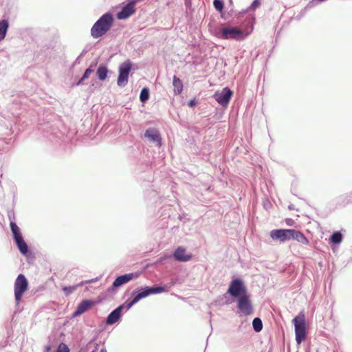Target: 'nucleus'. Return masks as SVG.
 Wrapping results in <instances>:
<instances>
[{"instance_id":"6e6552de","label":"nucleus","mask_w":352,"mask_h":352,"mask_svg":"<svg viewBox=\"0 0 352 352\" xmlns=\"http://www.w3.org/2000/svg\"><path fill=\"white\" fill-rule=\"evenodd\" d=\"M270 237L273 240H279L280 242L291 240L292 229L273 230L270 232Z\"/></svg>"},{"instance_id":"ddd939ff","label":"nucleus","mask_w":352,"mask_h":352,"mask_svg":"<svg viewBox=\"0 0 352 352\" xmlns=\"http://www.w3.org/2000/svg\"><path fill=\"white\" fill-rule=\"evenodd\" d=\"M134 274L133 273L126 274L122 276H118L113 283L111 289L118 287L124 284L127 283L129 281L132 280L134 278Z\"/></svg>"},{"instance_id":"1a4fd4ad","label":"nucleus","mask_w":352,"mask_h":352,"mask_svg":"<svg viewBox=\"0 0 352 352\" xmlns=\"http://www.w3.org/2000/svg\"><path fill=\"white\" fill-rule=\"evenodd\" d=\"M233 95V91L228 87H225L221 92L217 91L214 94V98L217 102L222 106H227L229 103L231 97Z\"/></svg>"},{"instance_id":"473e14b6","label":"nucleus","mask_w":352,"mask_h":352,"mask_svg":"<svg viewBox=\"0 0 352 352\" xmlns=\"http://www.w3.org/2000/svg\"><path fill=\"white\" fill-rule=\"evenodd\" d=\"M193 104H194L193 101H190L189 102V105L191 106V107L193 105Z\"/></svg>"},{"instance_id":"423d86ee","label":"nucleus","mask_w":352,"mask_h":352,"mask_svg":"<svg viewBox=\"0 0 352 352\" xmlns=\"http://www.w3.org/2000/svg\"><path fill=\"white\" fill-rule=\"evenodd\" d=\"M131 62L126 60L119 67V75L117 80L118 85L124 87L128 82L129 73L131 70Z\"/></svg>"},{"instance_id":"2eb2a0df","label":"nucleus","mask_w":352,"mask_h":352,"mask_svg":"<svg viewBox=\"0 0 352 352\" xmlns=\"http://www.w3.org/2000/svg\"><path fill=\"white\" fill-rule=\"evenodd\" d=\"M145 137L153 142H157L160 144L161 138L159 131L153 128L148 129L144 134Z\"/></svg>"},{"instance_id":"20e7f679","label":"nucleus","mask_w":352,"mask_h":352,"mask_svg":"<svg viewBox=\"0 0 352 352\" xmlns=\"http://www.w3.org/2000/svg\"><path fill=\"white\" fill-rule=\"evenodd\" d=\"M295 326L296 340L300 344L306 338L305 317L302 312H300L293 319Z\"/></svg>"},{"instance_id":"5701e85b","label":"nucleus","mask_w":352,"mask_h":352,"mask_svg":"<svg viewBox=\"0 0 352 352\" xmlns=\"http://www.w3.org/2000/svg\"><path fill=\"white\" fill-rule=\"evenodd\" d=\"M252 325L256 332H259L262 330L263 324L261 320L259 318H255L253 320Z\"/></svg>"},{"instance_id":"f3484780","label":"nucleus","mask_w":352,"mask_h":352,"mask_svg":"<svg viewBox=\"0 0 352 352\" xmlns=\"http://www.w3.org/2000/svg\"><path fill=\"white\" fill-rule=\"evenodd\" d=\"M173 85L175 95H179L183 91L182 81L176 76H174L173 78Z\"/></svg>"},{"instance_id":"7c9ffc66","label":"nucleus","mask_w":352,"mask_h":352,"mask_svg":"<svg viewBox=\"0 0 352 352\" xmlns=\"http://www.w3.org/2000/svg\"><path fill=\"white\" fill-rule=\"evenodd\" d=\"M168 256H166V258H167ZM165 258V257H162L160 258V260L158 261V262H162L164 259Z\"/></svg>"},{"instance_id":"f257e3e1","label":"nucleus","mask_w":352,"mask_h":352,"mask_svg":"<svg viewBox=\"0 0 352 352\" xmlns=\"http://www.w3.org/2000/svg\"><path fill=\"white\" fill-rule=\"evenodd\" d=\"M167 291V287L157 286L153 287H146L143 291L138 293L134 298L126 305H122L113 310L107 317L106 322L107 324H113L116 323L121 316L122 310L124 307L129 309L134 304L137 303L142 298L153 294H160Z\"/></svg>"},{"instance_id":"9d476101","label":"nucleus","mask_w":352,"mask_h":352,"mask_svg":"<svg viewBox=\"0 0 352 352\" xmlns=\"http://www.w3.org/2000/svg\"><path fill=\"white\" fill-rule=\"evenodd\" d=\"M238 308L245 315H250L252 312V307L248 294L239 298Z\"/></svg>"},{"instance_id":"7ed1b4c3","label":"nucleus","mask_w":352,"mask_h":352,"mask_svg":"<svg viewBox=\"0 0 352 352\" xmlns=\"http://www.w3.org/2000/svg\"><path fill=\"white\" fill-rule=\"evenodd\" d=\"M248 35V34H245L242 30L237 27H225L221 30L218 37L225 40L232 39L242 41Z\"/></svg>"},{"instance_id":"b1692460","label":"nucleus","mask_w":352,"mask_h":352,"mask_svg":"<svg viewBox=\"0 0 352 352\" xmlns=\"http://www.w3.org/2000/svg\"><path fill=\"white\" fill-rule=\"evenodd\" d=\"M149 98V91L147 88H143L140 92V99L142 102H146Z\"/></svg>"},{"instance_id":"f03ea898","label":"nucleus","mask_w":352,"mask_h":352,"mask_svg":"<svg viewBox=\"0 0 352 352\" xmlns=\"http://www.w3.org/2000/svg\"><path fill=\"white\" fill-rule=\"evenodd\" d=\"M113 23V18L110 13L103 14L92 26L91 35L95 38L102 36L111 29Z\"/></svg>"},{"instance_id":"4be33fe9","label":"nucleus","mask_w":352,"mask_h":352,"mask_svg":"<svg viewBox=\"0 0 352 352\" xmlns=\"http://www.w3.org/2000/svg\"><path fill=\"white\" fill-rule=\"evenodd\" d=\"M96 74H97L98 78L100 80H104L106 79V78L107 76L108 70L106 67L100 66L98 67Z\"/></svg>"},{"instance_id":"cd10ccee","label":"nucleus","mask_w":352,"mask_h":352,"mask_svg":"<svg viewBox=\"0 0 352 352\" xmlns=\"http://www.w3.org/2000/svg\"><path fill=\"white\" fill-rule=\"evenodd\" d=\"M56 352H69V349L65 344L60 343L58 346Z\"/></svg>"},{"instance_id":"39448f33","label":"nucleus","mask_w":352,"mask_h":352,"mask_svg":"<svg viewBox=\"0 0 352 352\" xmlns=\"http://www.w3.org/2000/svg\"><path fill=\"white\" fill-rule=\"evenodd\" d=\"M28 281L25 276L21 274L14 282V297L16 302L19 304L23 294L28 290Z\"/></svg>"},{"instance_id":"4468645a","label":"nucleus","mask_w":352,"mask_h":352,"mask_svg":"<svg viewBox=\"0 0 352 352\" xmlns=\"http://www.w3.org/2000/svg\"><path fill=\"white\" fill-rule=\"evenodd\" d=\"M94 305V302L89 300H82L77 307L76 310L74 313V316L82 314Z\"/></svg>"},{"instance_id":"393cba45","label":"nucleus","mask_w":352,"mask_h":352,"mask_svg":"<svg viewBox=\"0 0 352 352\" xmlns=\"http://www.w3.org/2000/svg\"><path fill=\"white\" fill-rule=\"evenodd\" d=\"M342 239V235L340 232H334L331 237V240L333 243H339Z\"/></svg>"},{"instance_id":"2f4dec72","label":"nucleus","mask_w":352,"mask_h":352,"mask_svg":"<svg viewBox=\"0 0 352 352\" xmlns=\"http://www.w3.org/2000/svg\"><path fill=\"white\" fill-rule=\"evenodd\" d=\"M100 352H107L105 349H102Z\"/></svg>"},{"instance_id":"dca6fc26","label":"nucleus","mask_w":352,"mask_h":352,"mask_svg":"<svg viewBox=\"0 0 352 352\" xmlns=\"http://www.w3.org/2000/svg\"><path fill=\"white\" fill-rule=\"evenodd\" d=\"M292 239L296 240L298 242L302 245H308L309 241L308 239L304 235L302 232L299 230L292 229Z\"/></svg>"},{"instance_id":"bb28decb","label":"nucleus","mask_w":352,"mask_h":352,"mask_svg":"<svg viewBox=\"0 0 352 352\" xmlns=\"http://www.w3.org/2000/svg\"><path fill=\"white\" fill-rule=\"evenodd\" d=\"M213 5L215 9L219 12H222L223 9V3L221 0H214Z\"/></svg>"},{"instance_id":"0eeeda50","label":"nucleus","mask_w":352,"mask_h":352,"mask_svg":"<svg viewBox=\"0 0 352 352\" xmlns=\"http://www.w3.org/2000/svg\"><path fill=\"white\" fill-rule=\"evenodd\" d=\"M228 293L233 297L240 298L242 295L247 294V290L241 280L234 279L230 283Z\"/></svg>"},{"instance_id":"a211bd4d","label":"nucleus","mask_w":352,"mask_h":352,"mask_svg":"<svg viewBox=\"0 0 352 352\" xmlns=\"http://www.w3.org/2000/svg\"><path fill=\"white\" fill-rule=\"evenodd\" d=\"M14 241L21 253L25 254L28 251V247L23 237L15 239Z\"/></svg>"},{"instance_id":"9b49d317","label":"nucleus","mask_w":352,"mask_h":352,"mask_svg":"<svg viewBox=\"0 0 352 352\" xmlns=\"http://www.w3.org/2000/svg\"><path fill=\"white\" fill-rule=\"evenodd\" d=\"M135 10L136 9L133 3L129 2L122 8L121 11L118 12L116 15L117 19L120 20L128 19L135 12Z\"/></svg>"},{"instance_id":"6ab92c4d","label":"nucleus","mask_w":352,"mask_h":352,"mask_svg":"<svg viewBox=\"0 0 352 352\" xmlns=\"http://www.w3.org/2000/svg\"><path fill=\"white\" fill-rule=\"evenodd\" d=\"M91 282V280H86L74 286L64 287H63V291L66 296H69L72 292H74L78 288V287L82 286L84 284L89 283Z\"/></svg>"},{"instance_id":"a878e982","label":"nucleus","mask_w":352,"mask_h":352,"mask_svg":"<svg viewBox=\"0 0 352 352\" xmlns=\"http://www.w3.org/2000/svg\"><path fill=\"white\" fill-rule=\"evenodd\" d=\"M94 72V69L91 67L87 69L85 72V74H83L82 77L80 78V80L78 82L77 85H80L82 81L87 79L90 74H91Z\"/></svg>"},{"instance_id":"c85d7f7f","label":"nucleus","mask_w":352,"mask_h":352,"mask_svg":"<svg viewBox=\"0 0 352 352\" xmlns=\"http://www.w3.org/2000/svg\"><path fill=\"white\" fill-rule=\"evenodd\" d=\"M261 4V2L259 0H254L252 3L251 4V6L250 7V10H255L256 8H258Z\"/></svg>"},{"instance_id":"f8f14e48","label":"nucleus","mask_w":352,"mask_h":352,"mask_svg":"<svg viewBox=\"0 0 352 352\" xmlns=\"http://www.w3.org/2000/svg\"><path fill=\"white\" fill-rule=\"evenodd\" d=\"M173 256L175 260L182 262H186L192 258V255L190 254H186V249L182 247L177 248L175 250Z\"/></svg>"},{"instance_id":"412c9836","label":"nucleus","mask_w":352,"mask_h":352,"mask_svg":"<svg viewBox=\"0 0 352 352\" xmlns=\"http://www.w3.org/2000/svg\"><path fill=\"white\" fill-rule=\"evenodd\" d=\"M8 22L6 20L0 21V41L3 40L8 28Z\"/></svg>"},{"instance_id":"aec40b11","label":"nucleus","mask_w":352,"mask_h":352,"mask_svg":"<svg viewBox=\"0 0 352 352\" xmlns=\"http://www.w3.org/2000/svg\"><path fill=\"white\" fill-rule=\"evenodd\" d=\"M10 226L14 240L23 237L20 228H19L16 223L12 221L10 222Z\"/></svg>"},{"instance_id":"c756f323","label":"nucleus","mask_w":352,"mask_h":352,"mask_svg":"<svg viewBox=\"0 0 352 352\" xmlns=\"http://www.w3.org/2000/svg\"><path fill=\"white\" fill-rule=\"evenodd\" d=\"M285 222H286L287 225L290 226H293L294 223V221L292 219H286Z\"/></svg>"}]
</instances>
